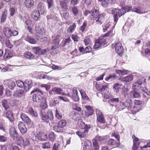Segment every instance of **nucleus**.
Masks as SVG:
<instances>
[{
	"label": "nucleus",
	"instance_id": "obj_51",
	"mask_svg": "<svg viewBox=\"0 0 150 150\" xmlns=\"http://www.w3.org/2000/svg\"><path fill=\"white\" fill-rule=\"evenodd\" d=\"M47 137L45 134L43 133L41 135L39 136L38 137V139L40 141H44L47 139Z\"/></svg>",
	"mask_w": 150,
	"mask_h": 150
},
{
	"label": "nucleus",
	"instance_id": "obj_33",
	"mask_svg": "<svg viewBox=\"0 0 150 150\" xmlns=\"http://www.w3.org/2000/svg\"><path fill=\"white\" fill-rule=\"evenodd\" d=\"M84 146L83 148L86 149H92V144L91 142L89 140H87L86 141L84 144Z\"/></svg>",
	"mask_w": 150,
	"mask_h": 150
},
{
	"label": "nucleus",
	"instance_id": "obj_47",
	"mask_svg": "<svg viewBox=\"0 0 150 150\" xmlns=\"http://www.w3.org/2000/svg\"><path fill=\"white\" fill-rule=\"evenodd\" d=\"M32 84L31 83H30L29 84L25 83L24 84V86H23L24 87V90L27 91H28L32 87Z\"/></svg>",
	"mask_w": 150,
	"mask_h": 150
},
{
	"label": "nucleus",
	"instance_id": "obj_46",
	"mask_svg": "<svg viewBox=\"0 0 150 150\" xmlns=\"http://www.w3.org/2000/svg\"><path fill=\"white\" fill-rule=\"evenodd\" d=\"M93 146L95 150H98L99 147L98 146V142L97 139H94L93 140Z\"/></svg>",
	"mask_w": 150,
	"mask_h": 150
},
{
	"label": "nucleus",
	"instance_id": "obj_59",
	"mask_svg": "<svg viewBox=\"0 0 150 150\" xmlns=\"http://www.w3.org/2000/svg\"><path fill=\"white\" fill-rule=\"evenodd\" d=\"M86 25V23L85 22H83L82 25L80 27L79 29L82 32H83L85 30Z\"/></svg>",
	"mask_w": 150,
	"mask_h": 150
},
{
	"label": "nucleus",
	"instance_id": "obj_49",
	"mask_svg": "<svg viewBox=\"0 0 150 150\" xmlns=\"http://www.w3.org/2000/svg\"><path fill=\"white\" fill-rule=\"evenodd\" d=\"M132 93H133V97L134 98H139L141 96L139 92L135 90H134L133 92L132 91Z\"/></svg>",
	"mask_w": 150,
	"mask_h": 150
},
{
	"label": "nucleus",
	"instance_id": "obj_5",
	"mask_svg": "<svg viewBox=\"0 0 150 150\" xmlns=\"http://www.w3.org/2000/svg\"><path fill=\"white\" fill-rule=\"evenodd\" d=\"M145 81V79L144 78H141L138 80L136 82L133 84L132 88L133 89L138 90L140 89L141 87L142 90V86Z\"/></svg>",
	"mask_w": 150,
	"mask_h": 150
},
{
	"label": "nucleus",
	"instance_id": "obj_12",
	"mask_svg": "<svg viewBox=\"0 0 150 150\" xmlns=\"http://www.w3.org/2000/svg\"><path fill=\"white\" fill-rule=\"evenodd\" d=\"M9 133L12 138L14 140H16L18 136V134L15 128L13 127H11L9 130Z\"/></svg>",
	"mask_w": 150,
	"mask_h": 150
},
{
	"label": "nucleus",
	"instance_id": "obj_13",
	"mask_svg": "<svg viewBox=\"0 0 150 150\" xmlns=\"http://www.w3.org/2000/svg\"><path fill=\"white\" fill-rule=\"evenodd\" d=\"M22 120L27 125H30L31 122V120L29 117L26 115L22 113L21 115Z\"/></svg>",
	"mask_w": 150,
	"mask_h": 150
},
{
	"label": "nucleus",
	"instance_id": "obj_43",
	"mask_svg": "<svg viewBox=\"0 0 150 150\" xmlns=\"http://www.w3.org/2000/svg\"><path fill=\"white\" fill-rule=\"evenodd\" d=\"M66 96H67L71 98L74 100L75 101H78L79 100V98L78 95H71L70 94L68 93L67 94Z\"/></svg>",
	"mask_w": 150,
	"mask_h": 150
},
{
	"label": "nucleus",
	"instance_id": "obj_22",
	"mask_svg": "<svg viewBox=\"0 0 150 150\" xmlns=\"http://www.w3.org/2000/svg\"><path fill=\"white\" fill-rule=\"evenodd\" d=\"M6 117L11 122H13L14 120V116L11 110H8L6 113Z\"/></svg>",
	"mask_w": 150,
	"mask_h": 150
},
{
	"label": "nucleus",
	"instance_id": "obj_37",
	"mask_svg": "<svg viewBox=\"0 0 150 150\" xmlns=\"http://www.w3.org/2000/svg\"><path fill=\"white\" fill-rule=\"evenodd\" d=\"M127 70H118L116 71V72L117 74H118L119 75L122 76L125 74H128Z\"/></svg>",
	"mask_w": 150,
	"mask_h": 150
},
{
	"label": "nucleus",
	"instance_id": "obj_26",
	"mask_svg": "<svg viewBox=\"0 0 150 150\" xmlns=\"http://www.w3.org/2000/svg\"><path fill=\"white\" fill-rule=\"evenodd\" d=\"M108 144L109 145H112L113 147H117L120 144L119 142H117L115 140L111 139L108 140Z\"/></svg>",
	"mask_w": 150,
	"mask_h": 150
},
{
	"label": "nucleus",
	"instance_id": "obj_32",
	"mask_svg": "<svg viewBox=\"0 0 150 150\" xmlns=\"http://www.w3.org/2000/svg\"><path fill=\"white\" fill-rule=\"evenodd\" d=\"M24 3L27 8H30L34 5V1L33 0H25Z\"/></svg>",
	"mask_w": 150,
	"mask_h": 150
},
{
	"label": "nucleus",
	"instance_id": "obj_27",
	"mask_svg": "<svg viewBox=\"0 0 150 150\" xmlns=\"http://www.w3.org/2000/svg\"><path fill=\"white\" fill-rule=\"evenodd\" d=\"M6 82L7 83L8 87L11 89H13L16 86V83L13 80H8Z\"/></svg>",
	"mask_w": 150,
	"mask_h": 150
},
{
	"label": "nucleus",
	"instance_id": "obj_23",
	"mask_svg": "<svg viewBox=\"0 0 150 150\" xmlns=\"http://www.w3.org/2000/svg\"><path fill=\"white\" fill-rule=\"evenodd\" d=\"M40 13L37 10L33 11L32 14V18L35 21H37L40 18Z\"/></svg>",
	"mask_w": 150,
	"mask_h": 150
},
{
	"label": "nucleus",
	"instance_id": "obj_10",
	"mask_svg": "<svg viewBox=\"0 0 150 150\" xmlns=\"http://www.w3.org/2000/svg\"><path fill=\"white\" fill-rule=\"evenodd\" d=\"M98 8L95 7L93 8L91 11L90 18L92 20H96L99 16Z\"/></svg>",
	"mask_w": 150,
	"mask_h": 150
},
{
	"label": "nucleus",
	"instance_id": "obj_61",
	"mask_svg": "<svg viewBox=\"0 0 150 150\" xmlns=\"http://www.w3.org/2000/svg\"><path fill=\"white\" fill-rule=\"evenodd\" d=\"M101 45L98 42V41L97 40L95 42L94 45L93 47L94 49H97L100 47Z\"/></svg>",
	"mask_w": 150,
	"mask_h": 150
},
{
	"label": "nucleus",
	"instance_id": "obj_54",
	"mask_svg": "<svg viewBox=\"0 0 150 150\" xmlns=\"http://www.w3.org/2000/svg\"><path fill=\"white\" fill-rule=\"evenodd\" d=\"M132 11L135 12L138 14H142L143 12L139 8H134L132 9Z\"/></svg>",
	"mask_w": 150,
	"mask_h": 150
},
{
	"label": "nucleus",
	"instance_id": "obj_6",
	"mask_svg": "<svg viewBox=\"0 0 150 150\" xmlns=\"http://www.w3.org/2000/svg\"><path fill=\"white\" fill-rule=\"evenodd\" d=\"M114 47L115 48L116 52L120 55H121L123 51V48L120 42H117L115 44H112V47Z\"/></svg>",
	"mask_w": 150,
	"mask_h": 150
},
{
	"label": "nucleus",
	"instance_id": "obj_2",
	"mask_svg": "<svg viewBox=\"0 0 150 150\" xmlns=\"http://www.w3.org/2000/svg\"><path fill=\"white\" fill-rule=\"evenodd\" d=\"M40 115L41 116V119L43 122L48 123L50 120H52L54 119L53 112L51 110L49 109L47 111V115L45 110L42 109L40 112Z\"/></svg>",
	"mask_w": 150,
	"mask_h": 150
},
{
	"label": "nucleus",
	"instance_id": "obj_14",
	"mask_svg": "<svg viewBox=\"0 0 150 150\" xmlns=\"http://www.w3.org/2000/svg\"><path fill=\"white\" fill-rule=\"evenodd\" d=\"M18 127L21 132L22 134H25L27 131L24 123L22 122H19L18 125Z\"/></svg>",
	"mask_w": 150,
	"mask_h": 150
},
{
	"label": "nucleus",
	"instance_id": "obj_63",
	"mask_svg": "<svg viewBox=\"0 0 150 150\" xmlns=\"http://www.w3.org/2000/svg\"><path fill=\"white\" fill-rule=\"evenodd\" d=\"M133 110H132V114H134L136 113L137 112L139 111V109L138 108H137V107L136 106H133Z\"/></svg>",
	"mask_w": 150,
	"mask_h": 150
},
{
	"label": "nucleus",
	"instance_id": "obj_60",
	"mask_svg": "<svg viewBox=\"0 0 150 150\" xmlns=\"http://www.w3.org/2000/svg\"><path fill=\"white\" fill-rule=\"evenodd\" d=\"M22 40L19 39L18 40L15 41L13 43L14 45L15 46H17L22 43Z\"/></svg>",
	"mask_w": 150,
	"mask_h": 150
},
{
	"label": "nucleus",
	"instance_id": "obj_30",
	"mask_svg": "<svg viewBox=\"0 0 150 150\" xmlns=\"http://www.w3.org/2000/svg\"><path fill=\"white\" fill-rule=\"evenodd\" d=\"M32 49L33 52L36 54L39 55L42 54V50L39 47H33Z\"/></svg>",
	"mask_w": 150,
	"mask_h": 150
},
{
	"label": "nucleus",
	"instance_id": "obj_44",
	"mask_svg": "<svg viewBox=\"0 0 150 150\" xmlns=\"http://www.w3.org/2000/svg\"><path fill=\"white\" fill-rule=\"evenodd\" d=\"M71 11L74 16H77L79 13L78 9L76 6H74L71 7Z\"/></svg>",
	"mask_w": 150,
	"mask_h": 150
},
{
	"label": "nucleus",
	"instance_id": "obj_38",
	"mask_svg": "<svg viewBox=\"0 0 150 150\" xmlns=\"http://www.w3.org/2000/svg\"><path fill=\"white\" fill-rule=\"evenodd\" d=\"M122 86V85L121 84L115 83L114 84L113 86V88L115 91L117 93L119 91V90L121 88Z\"/></svg>",
	"mask_w": 150,
	"mask_h": 150
},
{
	"label": "nucleus",
	"instance_id": "obj_53",
	"mask_svg": "<svg viewBox=\"0 0 150 150\" xmlns=\"http://www.w3.org/2000/svg\"><path fill=\"white\" fill-rule=\"evenodd\" d=\"M49 139L51 141H53L55 138V136L54 133L53 132H51L49 135Z\"/></svg>",
	"mask_w": 150,
	"mask_h": 150
},
{
	"label": "nucleus",
	"instance_id": "obj_24",
	"mask_svg": "<svg viewBox=\"0 0 150 150\" xmlns=\"http://www.w3.org/2000/svg\"><path fill=\"white\" fill-rule=\"evenodd\" d=\"M76 134L79 137L81 138H86L88 136L86 130H84L83 132L78 131L76 132Z\"/></svg>",
	"mask_w": 150,
	"mask_h": 150
},
{
	"label": "nucleus",
	"instance_id": "obj_48",
	"mask_svg": "<svg viewBox=\"0 0 150 150\" xmlns=\"http://www.w3.org/2000/svg\"><path fill=\"white\" fill-rule=\"evenodd\" d=\"M76 24L74 23L72 25L69 26L67 30V31L69 33H71L74 31L76 28Z\"/></svg>",
	"mask_w": 150,
	"mask_h": 150
},
{
	"label": "nucleus",
	"instance_id": "obj_58",
	"mask_svg": "<svg viewBox=\"0 0 150 150\" xmlns=\"http://www.w3.org/2000/svg\"><path fill=\"white\" fill-rule=\"evenodd\" d=\"M110 25V23L108 22L103 27V30L104 32L106 31L107 30L108 28H109Z\"/></svg>",
	"mask_w": 150,
	"mask_h": 150
},
{
	"label": "nucleus",
	"instance_id": "obj_20",
	"mask_svg": "<svg viewBox=\"0 0 150 150\" xmlns=\"http://www.w3.org/2000/svg\"><path fill=\"white\" fill-rule=\"evenodd\" d=\"M96 22L97 24L101 25L104 20V14H101L99 15L97 19H96Z\"/></svg>",
	"mask_w": 150,
	"mask_h": 150
},
{
	"label": "nucleus",
	"instance_id": "obj_56",
	"mask_svg": "<svg viewBox=\"0 0 150 150\" xmlns=\"http://www.w3.org/2000/svg\"><path fill=\"white\" fill-rule=\"evenodd\" d=\"M23 139V143L24 144H23V146H25L28 145L30 144V142L29 141V139L28 138L25 137Z\"/></svg>",
	"mask_w": 150,
	"mask_h": 150
},
{
	"label": "nucleus",
	"instance_id": "obj_19",
	"mask_svg": "<svg viewBox=\"0 0 150 150\" xmlns=\"http://www.w3.org/2000/svg\"><path fill=\"white\" fill-rule=\"evenodd\" d=\"M27 112L33 117H38V114L36 111L34 110L31 107L28 108Z\"/></svg>",
	"mask_w": 150,
	"mask_h": 150
},
{
	"label": "nucleus",
	"instance_id": "obj_8",
	"mask_svg": "<svg viewBox=\"0 0 150 150\" xmlns=\"http://www.w3.org/2000/svg\"><path fill=\"white\" fill-rule=\"evenodd\" d=\"M96 113L97 121L101 123H104L105 122V120L102 112L99 110L96 109Z\"/></svg>",
	"mask_w": 150,
	"mask_h": 150
},
{
	"label": "nucleus",
	"instance_id": "obj_25",
	"mask_svg": "<svg viewBox=\"0 0 150 150\" xmlns=\"http://www.w3.org/2000/svg\"><path fill=\"white\" fill-rule=\"evenodd\" d=\"M96 87L97 90L100 92L103 91L106 89L108 88L107 85H103L101 84H96Z\"/></svg>",
	"mask_w": 150,
	"mask_h": 150
},
{
	"label": "nucleus",
	"instance_id": "obj_34",
	"mask_svg": "<svg viewBox=\"0 0 150 150\" xmlns=\"http://www.w3.org/2000/svg\"><path fill=\"white\" fill-rule=\"evenodd\" d=\"M117 78V76L116 74H110L108 77L105 79L106 81H111Z\"/></svg>",
	"mask_w": 150,
	"mask_h": 150
},
{
	"label": "nucleus",
	"instance_id": "obj_41",
	"mask_svg": "<svg viewBox=\"0 0 150 150\" xmlns=\"http://www.w3.org/2000/svg\"><path fill=\"white\" fill-rule=\"evenodd\" d=\"M7 14V12L6 11H4L2 13V14L1 17V23H3L4 22L6 18Z\"/></svg>",
	"mask_w": 150,
	"mask_h": 150
},
{
	"label": "nucleus",
	"instance_id": "obj_57",
	"mask_svg": "<svg viewBox=\"0 0 150 150\" xmlns=\"http://www.w3.org/2000/svg\"><path fill=\"white\" fill-rule=\"evenodd\" d=\"M17 86L20 87H22L24 86L25 83L21 81L18 80L16 81Z\"/></svg>",
	"mask_w": 150,
	"mask_h": 150
},
{
	"label": "nucleus",
	"instance_id": "obj_62",
	"mask_svg": "<svg viewBox=\"0 0 150 150\" xmlns=\"http://www.w3.org/2000/svg\"><path fill=\"white\" fill-rule=\"evenodd\" d=\"M91 128V126L90 125L85 124L84 126L83 127V129L85 130H86L87 131V133H88L89 129Z\"/></svg>",
	"mask_w": 150,
	"mask_h": 150
},
{
	"label": "nucleus",
	"instance_id": "obj_55",
	"mask_svg": "<svg viewBox=\"0 0 150 150\" xmlns=\"http://www.w3.org/2000/svg\"><path fill=\"white\" fill-rule=\"evenodd\" d=\"M73 108L74 109L78 111H81V108L79 107L76 104H74L73 105Z\"/></svg>",
	"mask_w": 150,
	"mask_h": 150
},
{
	"label": "nucleus",
	"instance_id": "obj_1",
	"mask_svg": "<svg viewBox=\"0 0 150 150\" xmlns=\"http://www.w3.org/2000/svg\"><path fill=\"white\" fill-rule=\"evenodd\" d=\"M131 9V7L125 6L124 8L119 10L117 8H114L112 11V14L113 16L114 20L116 24L118 19V16L119 17L124 14L126 12L129 11Z\"/></svg>",
	"mask_w": 150,
	"mask_h": 150
},
{
	"label": "nucleus",
	"instance_id": "obj_50",
	"mask_svg": "<svg viewBox=\"0 0 150 150\" xmlns=\"http://www.w3.org/2000/svg\"><path fill=\"white\" fill-rule=\"evenodd\" d=\"M123 81L126 82H129L131 81V75H129L126 76L125 77L122 79Z\"/></svg>",
	"mask_w": 150,
	"mask_h": 150
},
{
	"label": "nucleus",
	"instance_id": "obj_52",
	"mask_svg": "<svg viewBox=\"0 0 150 150\" xmlns=\"http://www.w3.org/2000/svg\"><path fill=\"white\" fill-rule=\"evenodd\" d=\"M42 147L44 149L50 148V144L48 142L43 143L42 144Z\"/></svg>",
	"mask_w": 150,
	"mask_h": 150
},
{
	"label": "nucleus",
	"instance_id": "obj_11",
	"mask_svg": "<svg viewBox=\"0 0 150 150\" xmlns=\"http://www.w3.org/2000/svg\"><path fill=\"white\" fill-rule=\"evenodd\" d=\"M112 32V30H110L108 31L107 33L105 34L102 38L100 37L98 40H97L98 42L101 45H105L106 42V40L104 38L106 36H108Z\"/></svg>",
	"mask_w": 150,
	"mask_h": 150
},
{
	"label": "nucleus",
	"instance_id": "obj_45",
	"mask_svg": "<svg viewBox=\"0 0 150 150\" xmlns=\"http://www.w3.org/2000/svg\"><path fill=\"white\" fill-rule=\"evenodd\" d=\"M24 140L23 138L21 137H18L17 140V143L21 146H23Z\"/></svg>",
	"mask_w": 150,
	"mask_h": 150
},
{
	"label": "nucleus",
	"instance_id": "obj_31",
	"mask_svg": "<svg viewBox=\"0 0 150 150\" xmlns=\"http://www.w3.org/2000/svg\"><path fill=\"white\" fill-rule=\"evenodd\" d=\"M25 40L32 44H35L37 43L36 41L33 37L28 35L25 37Z\"/></svg>",
	"mask_w": 150,
	"mask_h": 150
},
{
	"label": "nucleus",
	"instance_id": "obj_18",
	"mask_svg": "<svg viewBox=\"0 0 150 150\" xmlns=\"http://www.w3.org/2000/svg\"><path fill=\"white\" fill-rule=\"evenodd\" d=\"M24 95V91L23 90L19 89L15 91L13 93L14 96L16 98H20L23 96Z\"/></svg>",
	"mask_w": 150,
	"mask_h": 150
},
{
	"label": "nucleus",
	"instance_id": "obj_15",
	"mask_svg": "<svg viewBox=\"0 0 150 150\" xmlns=\"http://www.w3.org/2000/svg\"><path fill=\"white\" fill-rule=\"evenodd\" d=\"M38 10L41 14H43L45 13V5L43 3H39L38 6Z\"/></svg>",
	"mask_w": 150,
	"mask_h": 150
},
{
	"label": "nucleus",
	"instance_id": "obj_21",
	"mask_svg": "<svg viewBox=\"0 0 150 150\" xmlns=\"http://www.w3.org/2000/svg\"><path fill=\"white\" fill-rule=\"evenodd\" d=\"M52 91L54 94H62L66 95L67 94L62 92V90L61 88L55 87L52 88Z\"/></svg>",
	"mask_w": 150,
	"mask_h": 150
},
{
	"label": "nucleus",
	"instance_id": "obj_3",
	"mask_svg": "<svg viewBox=\"0 0 150 150\" xmlns=\"http://www.w3.org/2000/svg\"><path fill=\"white\" fill-rule=\"evenodd\" d=\"M35 93L32 97L33 101L37 103L40 102L42 99L41 95L43 94L42 91L38 88H36L31 91V93Z\"/></svg>",
	"mask_w": 150,
	"mask_h": 150
},
{
	"label": "nucleus",
	"instance_id": "obj_29",
	"mask_svg": "<svg viewBox=\"0 0 150 150\" xmlns=\"http://www.w3.org/2000/svg\"><path fill=\"white\" fill-rule=\"evenodd\" d=\"M24 56L25 58L29 59H33L35 57L33 54L29 52H26L24 54Z\"/></svg>",
	"mask_w": 150,
	"mask_h": 150
},
{
	"label": "nucleus",
	"instance_id": "obj_16",
	"mask_svg": "<svg viewBox=\"0 0 150 150\" xmlns=\"http://www.w3.org/2000/svg\"><path fill=\"white\" fill-rule=\"evenodd\" d=\"M60 40L59 38L57 37L54 39L52 47V50H54L58 48L60 46Z\"/></svg>",
	"mask_w": 150,
	"mask_h": 150
},
{
	"label": "nucleus",
	"instance_id": "obj_17",
	"mask_svg": "<svg viewBox=\"0 0 150 150\" xmlns=\"http://www.w3.org/2000/svg\"><path fill=\"white\" fill-rule=\"evenodd\" d=\"M69 0H62L60 1V4L62 9L64 11H66L67 9Z\"/></svg>",
	"mask_w": 150,
	"mask_h": 150
},
{
	"label": "nucleus",
	"instance_id": "obj_35",
	"mask_svg": "<svg viewBox=\"0 0 150 150\" xmlns=\"http://www.w3.org/2000/svg\"><path fill=\"white\" fill-rule=\"evenodd\" d=\"M80 92L83 99L86 100H89L88 97L87 96L84 90H80Z\"/></svg>",
	"mask_w": 150,
	"mask_h": 150
},
{
	"label": "nucleus",
	"instance_id": "obj_39",
	"mask_svg": "<svg viewBox=\"0 0 150 150\" xmlns=\"http://www.w3.org/2000/svg\"><path fill=\"white\" fill-rule=\"evenodd\" d=\"M55 116L58 120H60L62 118V115L60 111L56 109L55 110Z\"/></svg>",
	"mask_w": 150,
	"mask_h": 150
},
{
	"label": "nucleus",
	"instance_id": "obj_4",
	"mask_svg": "<svg viewBox=\"0 0 150 150\" xmlns=\"http://www.w3.org/2000/svg\"><path fill=\"white\" fill-rule=\"evenodd\" d=\"M67 124L65 120H60L58 123V125L54 127V130L57 132H62L63 131V128L66 126Z\"/></svg>",
	"mask_w": 150,
	"mask_h": 150
},
{
	"label": "nucleus",
	"instance_id": "obj_64",
	"mask_svg": "<svg viewBox=\"0 0 150 150\" xmlns=\"http://www.w3.org/2000/svg\"><path fill=\"white\" fill-rule=\"evenodd\" d=\"M78 125L80 127L83 128L85 125V124L82 121L80 120L79 122Z\"/></svg>",
	"mask_w": 150,
	"mask_h": 150
},
{
	"label": "nucleus",
	"instance_id": "obj_36",
	"mask_svg": "<svg viewBox=\"0 0 150 150\" xmlns=\"http://www.w3.org/2000/svg\"><path fill=\"white\" fill-rule=\"evenodd\" d=\"M2 105L5 110H7L9 107V104L7 100L5 99L3 100L2 101Z\"/></svg>",
	"mask_w": 150,
	"mask_h": 150
},
{
	"label": "nucleus",
	"instance_id": "obj_7",
	"mask_svg": "<svg viewBox=\"0 0 150 150\" xmlns=\"http://www.w3.org/2000/svg\"><path fill=\"white\" fill-rule=\"evenodd\" d=\"M133 139V145L132 147V150H139V146L140 142L139 139L135 137L134 135H133L132 137Z\"/></svg>",
	"mask_w": 150,
	"mask_h": 150
},
{
	"label": "nucleus",
	"instance_id": "obj_40",
	"mask_svg": "<svg viewBox=\"0 0 150 150\" xmlns=\"http://www.w3.org/2000/svg\"><path fill=\"white\" fill-rule=\"evenodd\" d=\"M99 1L101 2L102 5L105 7H107L110 3V0H99Z\"/></svg>",
	"mask_w": 150,
	"mask_h": 150
},
{
	"label": "nucleus",
	"instance_id": "obj_28",
	"mask_svg": "<svg viewBox=\"0 0 150 150\" xmlns=\"http://www.w3.org/2000/svg\"><path fill=\"white\" fill-rule=\"evenodd\" d=\"M3 31L4 35L6 37L9 38L11 36V31L8 28H6L4 29Z\"/></svg>",
	"mask_w": 150,
	"mask_h": 150
},
{
	"label": "nucleus",
	"instance_id": "obj_9",
	"mask_svg": "<svg viewBox=\"0 0 150 150\" xmlns=\"http://www.w3.org/2000/svg\"><path fill=\"white\" fill-rule=\"evenodd\" d=\"M35 30L36 33L38 35H43L45 34V31L44 28H41L40 24H36L35 26Z\"/></svg>",
	"mask_w": 150,
	"mask_h": 150
},
{
	"label": "nucleus",
	"instance_id": "obj_42",
	"mask_svg": "<svg viewBox=\"0 0 150 150\" xmlns=\"http://www.w3.org/2000/svg\"><path fill=\"white\" fill-rule=\"evenodd\" d=\"M147 48H146L145 51V53L146 55L150 56V42L147 44Z\"/></svg>",
	"mask_w": 150,
	"mask_h": 150
}]
</instances>
